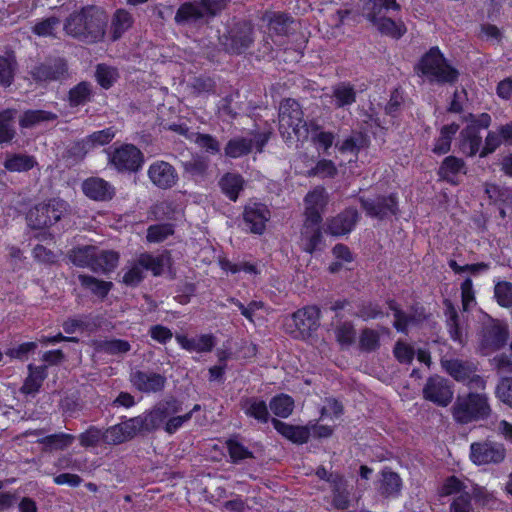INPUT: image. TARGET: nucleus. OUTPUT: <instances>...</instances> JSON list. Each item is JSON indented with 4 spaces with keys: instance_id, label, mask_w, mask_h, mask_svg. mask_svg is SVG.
I'll return each mask as SVG.
<instances>
[{
    "instance_id": "4",
    "label": "nucleus",
    "mask_w": 512,
    "mask_h": 512,
    "mask_svg": "<svg viewBox=\"0 0 512 512\" xmlns=\"http://www.w3.org/2000/svg\"><path fill=\"white\" fill-rule=\"evenodd\" d=\"M229 0H199L182 3L176 11L174 21L177 25H197L207 23L220 14Z\"/></svg>"
},
{
    "instance_id": "22",
    "label": "nucleus",
    "mask_w": 512,
    "mask_h": 512,
    "mask_svg": "<svg viewBox=\"0 0 512 512\" xmlns=\"http://www.w3.org/2000/svg\"><path fill=\"white\" fill-rule=\"evenodd\" d=\"M271 423L279 434L295 444H304L309 440L310 430L306 426L291 425L276 418H272Z\"/></svg>"
},
{
    "instance_id": "44",
    "label": "nucleus",
    "mask_w": 512,
    "mask_h": 512,
    "mask_svg": "<svg viewBox=\"0 0 512 512\" xmlns=\"http://www.w3.org/2000/svg\"><path fill=\"white\" fill-rule=\"evenodd\" d=\"M269 408L277 417L287 418L293 412L294 400L287 394H279L270 400Z\"/></svg>"
},
{
    "instance_id": "13",
    "label": "nucleus",
    "mask_w": 512,
    "mask_h": 512,
    "mask_svg": "<svg viewBox=\"0 0 512 512\" xmlns=\"http://www.w3.org/2000/svg\"><path fill=\"white\" fill-rule=\"evenodd\" d=\"M362 209L366 215L378 220H384L397 214L398 201L393 194L377 195L374 197L359 198Z\"/></svg>"
},
{
    "instance_id": "25",
    "label": "nucleus",
    "mask_w": 512,
    "mask_h": 512,
    "mask_svg": "<svg viewBox=\"0 0 512 512\" xmlns=\"http://www.w3.org/2000/svg\"><path fill=\"white\" fill-rule=\"evenodd\" d=\"M441 366L451 377L461 383L466 382L469 375L477 370L474 363L459 359H442Z\"/></svg>"
},
{
    "instance_id": "24",
    "label": "nucleus",
    "mask_w": 512,
    "mask_h": 512,
    "mask_svg": "<svg viewBox=\"0 0 512 512\" xmlns=\"http://www.w3.org/2000/svg\"><path fill=\"white\" fill-rule=\"evenodd\" d=\"M466 174V164L463 159L455 156H447L443 159L439 169L438 176L453 185H457L458 174Z\"/></svg>"
},
{
    "instance_id": "3",
    "label": "nucleus",
    "mask_w": 512,
    "mask_h": 512,
    "mask_svg": "<svg viewBox=\"0 0 512 512\" xmlns=\"http://www.w3.org/2000/svg\"><path fill=\"white\" fill-rule=\"evenodd\" d=\"M419 76H426L430 82L453 84L458 80L459 72L452 67L438 47H431L415 66Z\"/></svg>"
},
{
    "instance_id": "59",
    "label": "nucleus",
    "mask_w": 512,
    "mask_h": 512,
    "mask_svg": "<svg viewBox=\"0 0 512 512\" xmlns=\"http://www.w3.org/2000/svg\"><path fill=\"white\" fill-rule=\"evenodd\" d=\"M78 439L84 448L96 447L103 442V431L96 426H90L79 435Z\"/></svg>"
},
{
    "instance_id": "41",
    "label": "nucleus",
    "mask_w": 512,
    "mask_h": 512,
    "mask_svg": "<svg viewBox=\"0 0 512 512\" xmlns=\"http://www.w3.org/2000/svg\"><path fill=\"white\" fill-rule=\"evenodd\" d=\"M78 280L84 289L89 290L101 299H104L113 287L112 282L99 280L86 274H79Z\"/></svg>"
},
{
    "instance_id": "32",
    "label": "nucleus",
    "mask_w": 512,
    "mask_h": 512,
    "mask_svg": "<svg viewBox=\"0 0 512 512\" xmlns=\"http://www.w3.org/2000/svg\"><path fill=\"white\" fill-rule=\"evenodd\" d=\"M119 261V254L112 250H100L96 247L92 271L95 273H108L114 270Z\"/></svg>"
},
{
    "instance_id": "46",
    "label": "nucleus",
    "mask_w": 512,
    "mask_h": 512,
    "mask_svg": "<svg viewBox=\"0 0 512 512\" xmlns=\"http://www.w3.org/2000/svg\"><path fill=\"white\" fill-rule=\"evenodd\" d=\"M369 139L363 133H354L346 138L341 144H336V147L341 153H352L357 155L363 148L368 147Z\"/></svg>"
},
{
    "instance_id": "47",
    "label": "nucleus",
    "mask_w": 512,
    "mask_h": 512,
    "mask_svg": "<svg viewBox=\"0 0 512 512\" xmlns=\"http://www.w3.org/2000/svg\"><path fill=\"white\" fill-rule=\"evenodd\" d=\"M145 413L141 416L130 418L129 420L120 423L127 439H131L141 432H151L150 426Z\"/></svg>"
},
{
    "instance_id": "43",
    "label": "nucleus",
    "mask_w": 512,
    "mask_h": 512,
    "mask_svg": "<svg viewBox=\"0 0 512 512\" xmlns=\"http://www.w3.org/2000/svg\"><path fill=\"white\" fill-rule=\"evenodd\" d=\"M402 481L400 476L393 471L383 470L379 491L385 497L397 496L400 493Z\"/></svg>"
},
{
    "instance_id": "8",
    "label": "nucleus",
    "mask_w": 512,
    "mask_h": 512,
    "mask_svg": "<svg viewBox=\"0 0 512 512\" xmlns=\"http://www.w3.org/2000/svg\"><path fill=\"white\" fill-rule=\"evenodd\" d=\"M253 26L248 21L234 23L226 33L219 36V42L230 54H241L254 42Z\"/></svg>"
},
{
    "instance_id": "18",
    "label": "nucleus",
    "mask_w": 512,
    "mask_h": 512,
    "mask_svg": "<svg viewBox=\"0 0 512 512\" xmlns=\"http://www.w3.org/2000/svg\"><path fill=\"white\" fill-rule=\"evenodd\" d=\"M320 309L315 306H306L293 313L292 318L294 324L300 334L303 336H310L312 332L316 331L320 325Z\"/></svg>"
},
{
    "instance_id": "39",
    "label": "nucleus",
    "mask_w": 512,
    "mask_h": 512,
    "mask_svg": "<svg viewBox=\"0 0 512 512\" xmlns=\"http://www.w3.org/2000/svg\"><path fill=\"white\" fill-rule=\"evenodd\" d=\"M331 97L336 108H343L356 102V91L350 83L341 82L332 87Z\"/></svg>"
},
{
    "instance_id": "58",
    "label": "nucleus",
    "mask_w": 512,
    "mask_h": 512,
    "mask_svg": "<svg viewBox=\"0 0 512 512\" xmlns=\"http://www.w3.org/2000/svg\"><path fill=\"white\" fill-rule=\"evenodd\" d=\"M494 295L500 306L512 307V283L508 281L498 282L494 288Z\"/></svg>"
},
{
    "instance_id": "30",
    "label": "nucleus",
    "mask_w": 512,
    "mask_h": 512,
    "mask_svg": "<svg viewBox=\"0 0 512 512\" xmlns=\"http://www.w3.org/2000/svg\"><path fill=\"white\" fill-rule=\"evenodd\" d=\"M27 368L29 374L20 388V391L27 395L35 394L39 391L44 380L47 378V365L35 366L29 364Z\"/></svg>"
},
{
    "instance_id": "60",
    "label": "nucleus",
    "mask_w": 512,
    "mask_h": 512,
    "mask_svg": "<svg viewBox=\"0 0 512 512\" xmlns=\"http://www.w3.org/2000/svg\"><path fill=\"white\" fill-rule=\"evenodd\" d=\"M302 236L304 243V250L310 254L319 248L322 243V232L320 228L303 229Z\"/></svg>"
},
{
    "instance_id": "63",
    "label": "nucleus",
    "mask_w": 512,
    "mask_h": 512,
    "mask_svg": "<svg viewBox=\"0 0 512 512\" xmlns=\"http://www.w3.org/2000/svg\"><path fill=\"white\" fill-rule=\"evenodd\" d=\"M116 135L114 127H108L103 130L95 131L86 138L94 149L97 146H103L110 143Z\"/></svg>"
},
{
    "instance_id": "16",
    "label": "nucleus",
    "mask_w": 512,
    "mask_h": 512,
    "mask_svg": "<svg viewBox=\"0 0 512 512\" xmlns=\"http://www.w3.org/2000/svg\"><path fill=\"white\" fill-rule=\"evenodd\" d=\"M147 176L151 183L161 190H168L177 185L178 172L173 165L163 160H157L150 164Z\"/></svg>"
},
{
    "instance_id": "61",
    "label": "nucleus",
    "mask_w": 512,
    "mask_h": 512,
    "mask_svg": "<svg viewBox=\"0 0 512 512\" xmlns=\"http://www.w3.org/2000/svg\"><path fill=\"white\" fill-rule=\"evenodd\" d=\"M59 24L60 19L56 16H51L36 23L32 31L34 34L42 37L55 36L54 31Z\"/></svg>"
},
{
    "instance_id": "21",
    "label": "nucleus",
    "mask_w": 512,
    "mask_h": 512,
    "mask_svg": "<svg viewBox=\"0 0 512 512\" xmlns=\"http://www.w3.org/2000/svg\"><path fill=\"white\" fill-rule=\"evenodd\" d=\"M84 194L95 201H109L115 196V188L106 180L98 177L88 178L83 182Z\"/></svg>"
},
{
    "instance_id": "12",
    "label": "nucleus",
    "mask_w": 512,
    "mask_h": 512,
    "mask_svg": "<svg viewBox=\"0 0 512 512\" xmlns=\"http://www.w3.org/2000/svg\"><path fill=\"white\" fill-rule=\"evenodd\" d=\"M505 456L506 449L502 443L486 439L470 445V459L476 465L499 464Z\"/></svg>"
},
{
    "instance_id": "29",
    "label": "nucleus",
    "mask_w": 512,
    "mask_h": 512,
    "mask_svg": "<svg viewBox=\"0 0 512 512\" xmlns=\"http://www.w3.org/2000/svg\"><path fill=\"white\" fill-rule=\"evenodd\" d=\"M209 165V159L200 154L193 155L181 164L184 176L195 180H203L207 177Z\"/></svg>"
},
{
    "instance_id": "49",
    "label": "nucleus",
    "mask_w": 512,
    "mask_h": 512,
    "mask_svg": "<svg viewBox=\"0 0 512 512\" xmlns=\"http://www.w3.org/2000/svg\"><path fill=\"white\" fill-rule=\"evenodd\" d=\"M447 327L448 332L451 339L455 342H458L461 345H464L466 342V337L463 334V331L459 325V316L457 311L453 306H449L447 309Z\"/></svg>"
},
{
    "instance_id": "51",
    "label": "nucleus",
    "mask_w": 512,
    "mask_h": 512,
    "mask_svg": "<svg viewBox=\"0 0 512 512\" xmlns=\"http://www.w3.org/2000/svg\"><path fill=\"white\" fill-rule=\"evenodd\" d=\"M357 312L353 315L361 318L364 321L371 319L381 318L384 316V312L379 304L371 301H361L357 305Z\"/></svg>"
},
{
    "instance_id": "52",
    "label": "nucleus",
    "mask_w": 512,
    "mask_h": 512,
    "mask_svg": "<svg viewBox=\"0 0 512 512\" xmlns=\"http://www.w3.org/2000/svg\"><path fill=\"white\" fill-rule=\"evenodd\" d=\"M229 456L233 463L237 464L245 459L255 458L252 451L236 439H229L226 442Z\"/></svg>"
},
{
    "instance_id": "56",
    "label": "nucleus",
    "mask_w": 512,
    "mask_h": 512,
    "mask_svg": "<svg viewBox=\"0 0 512 512\" xmlns=\"http://www.w3.org/2000/svg\"><path fill=\"white\" fill-rule=\"evenodd\" d=\"M130 349V343L122 339L105 340L99 343V350L109 355L125 354Z\"/></svg>"
},
{
    "instance_id": "7",
    "label": "nucleus",
    "mask_w": 512,
    "mask_h": 512,
    "mask_svg": "<svg viewBox=\"0 0 512 512\" xmlns=\"http://www.w3.org/2000/svg\"><path fill=\"white\" fill-rule=\"evenodd\" d=\"M69 204L61 198H52L31 208L27 214L28 225L43 229L57 223L69 211Z\"/></svg>"
},
{
    "instance_id": "40",
    "label": "nucleus",
    "mask_w": 512,
    "mask_h": 512,
    "mask_svg": "<svg viewBox=\"0 0 512 512\" xmlns=\"http://www.w3.org/2000/svg\"><path fill=\"white\" fill-rule=\"evenodd\" d=\"M18 68V63L15 55L6 53L0 55V86L7 88L11 86L14 81L15 74Z\"/></svg>"
},
{
    "instance_id": "17",
    "label": "nucleus",
    "mask_w": 512,
    "mask_h": 512,
    "mask_svg": "<svg viewBox=\"0 0 512 512\" xmlns=\"http://www.w3.org/2000/svg\"><path fill=\"white\" fill-rule=\"evenodd\" d=\"M242 216L246 228L251 233L262 234L271 213L265 204L249 203L244 207Z\"/></svg>"
},
{
    "instance_id": "19",
    "label": "nucleus",
    "mask_w": 512,
    "mask_h": 512,
    "mask_svg": "<svg viewBox=\"0 0 512 512\" xmlns=\"http://www.w3.org/2000/svg\"><path fill=\"white\" fill-rule=\"evenodd\" d=\"M358 220L359 213L357 209L349 207L329 221L327 231L334 236L348 234L353 230Z\"/></svg>"
},
{
    "instance_id": "11",
    "label": "nucleus",
    "mask_w": 512,
    "mask_h": 512,
    "mask_svg": "<svg viewBox=\"0 0 512 512\" xmlns=\"http://www.w3.org/2000/svg\"><path fill=\"white\" fill-rule=\"evenodd\" d=\"M422 394L425 400L439 407H447L453 400V384L449 379L433 375L426 380Z\"/></svg>"
},
{
    "instance_id": "10",
    "label": "nucleus",
    "mask_w": 512,
    "mask_h": 512,
    "mask_svg": "<svg viewBox=\"0 0 512 512\" xmlns=\"http://www.w3.org/2000/svg\"><path fill=\"white\" fill-rule=\"evenodd\" d=\"M507 326L502 322L489 318L483 322L479 332V345L484 354H490L503 348L508 340Z\"/></svg>"
},
{
    "instance_id": "55",
    "label": "nucleus",
    "mask_w": 512,
    "mask_h": 512,
    "mask_svg": "<svg viewBox=\"0 0 512 512\" xmlns=\"http://www.w3.org/2000/svg\"><path fill=\"white\" fill-rule=\"evenodd\" d=\"M15 136L13 113L5 110L0 113V144L10 142Z\"/></svg>"
},
{
    "instance_id": "33",
    "label": "nucleus",
    "mask_w": 512,
    "mask_h": 512,
    "mask_svg": "<svg viewBox=\"0 0 512 512\" xmlns=\"http://www.w3.org/2000/svg\"><path fill=\"white\" fill-rule=\"evenodd\" d=\"M218 184L222 193L235 202L244 188V179L238 173L228 172L220 178Z\"/></svg>"
},
{
    "instance_id": "45",
    "label": "nucleus",
    "mask_w": 512,
    "mask_h": 512,
    "mask_svg": "<svg viewBox=\"0 0 512 512\" xmlns=\"http://www.w3.org/2000/svg\"><path fill=\"white\" fill-rule=\"evenodd\" d=\"M75 440V436L66 433H56L41 438L38 442L44 445L46 451L64 450Z\"/></svg>"
},
{
    "instance_id": "64",
    "label": "nucleus",
    "mask_w": 512,
    "mask_h": 512,
    "mask_svg": "<svg viewBox=\"0 0 512 512\" xmlns=\"http://www.w3.org/2000/svg\"><path fill=\"white\" fill-rule=\"evenodd\" d=\"M495 392L501 402L512 408V377L501 379Z\"/></svg>"
},
{
    "instance_id": "36",
    "label": "nucleus",
    "mask_w": 512,
    "mask_h": 512,
    "mask_svg": "<svg viewBox=\"0 0 512 512\" xmlns=\"http://www.w3.org/2000/svg\"><path fill=\"white\" fill-rule=\"evenodd\" d=\"M253 140L243 136L231 138L224 147V155L228 158H240L251 153Z\"/></svg>"
},
{
    "instance_id": "2",
    "label": "nucleus",
    "mask_w": 512,
    "mask_h": 512,
    "mask_svg": "<svg viewBox=\"0 0 512 512\" xmlns=\"http://www.w3.org/2000/svg\"><path fill=\"white\" fill-rule=\"evenodd\" d=\"M454 421L461 425L487 420L492 414L486 393L470 391L458 395L451 407Z\"/></svg>"
},
{
    "instance_id": "35",
    "label": "nucleus",
    "mask_w": 512,
    "mask_h": 512,
    "mask_svg": "<svg viewBox=\"0 0 512 512\" xmlns=\"http://www.w3.org/2000/svg\"><path fill=\"white\" fill-rule=\"evenodd\" d=\"M180 346L188 351L210 352L215 345V338L212 335H201L198 338H188L184 335L176 336Z\"/></svg>"
},
{
    "instance_id": "28",
    "label": "nucleus",
    "mask_w": 512,
    "mask_h": 512,
    "mask_svg": "<svg viewBox=\"0 0 512 512\" xmlns=\"http://www.w3.org/2000/svg\"><path fill=\"white\" fill-rule=\"evenodd\" d=\"M137 260L143 271H150L155 277L162 275L164 268L170 263V257L165 252L160 254L144 252L137 257Z\"/></svg>"
},
{
    "instance_id": "62",
    "label": "nucleus",
    "mask_w": 512,
    "mask_h": 512,
    "mask_svg": "<svg viewBox=\"0 0 512 512\" xmlns=\"http://www.w3.org/2000/svg\"><path fill=\"white\" fill-rule=\"evenodd\" d=\"M190 87L194 95L200 96L203 94L215 93L216 83L210 77L200 76L193 79Z\"/></svg>"
},
{
    "instance_id": "20",
    "label": "nucleus",
    "mask_w": 512,
    "mask_h": 512,
    "mask_svg": "<svg viewBox=\"0 0 512 512\" xmlns=\"http://www.w3.org/2000/svg\"><path fill=\"white\" fill-rule=\"evenodd\" d=\"M366 18L381 34L391 38L399 39L407 32L406 25L401 20L395 21L390 17L377 15L375 12L367 13Z\"/></svg>"
},
{
    "instance_id": "1",
    "label": "nucleus",
    "mask_w": 512,
    "mask_h": 512,
    "mask_svg": "<svg viewBox=\"0 0 512 512\" xmlns=\"http://www.w3.org/2000/svg\"><path fill=\"white\" fill-rule=\"evenodd\" d=\"M109 17L100 7L87 5L70 13L64 20V33L86 45L103 42Z\"/></svg>"
},
{
    "instance_id": "34",
    "label": "nucleus",
    "mask_w": 512,
    "mask_h": 512,
    "mask_svg": "<svg viewBox=\"0 0 512 512\" xmlns=\"http://www.w3.org/2000/svg\"><path fill=\"white\" fill-rule=\"evenodd\" d=\"M37 165L34 156L21 153H7L3 166L9 172H27Z\"/></svg>"
},
{
    "instance_id": "9",
    "label": "nucleus",
    "mask_w": 512,
    "mask_h": 512,
    "mask_svg": "<svg viewBox=\"0 0 512 512\" xmlns=\"http://www.w3.org/2000/svg\"><path fill=\"white\" fill-rule=\"evenodd\" d=\"M29 75L36 83L64 81L69 77L67 60L62 57H48L35 64Z\"/></svg>"
},
{
    "instance_id": "23",
    "label": "nucleus",
    "mask_w": 512,
    "mask_h": 512,
    "mask_svg": "<svg viewBox=\"0 0 512 512\" xmlns=\"http://www.w3.org/2000/svg\"><path fill=\"white\" fill-rule=\"evenodd\" d=\"M482 145V136L478 131L476 125H467L460 132V145L459 148L463 154L472 157L478 152L480 153V147Z\"/></svg>"
},
{
    "instance_id": "50",
    "label": "nucleus",
    "mask_w": 512,
    "mask_h": 512,
    "mask_svg": "<svg viewBox=\"0 0 512 512\" xmlns=\"http://www.w3.org/2000/svg\"><path fill=\"white\" fill-rule=\"evenodd\" d=\"M335 337L337 342L342 347H350L356 340V330L352 322L345 321L339 323L335 330Z\"/></svg>"
},
{
    "instance_id": "48",
    "label": "nucleus",
    "mask_w": 512,
    "mask_h": 512,
    "mask_svg": "<svg viewBox=\"0 0 512 512\" xmlns=\"http://www.w3.org/2000/svg\"><path fill=\"white\" fill-rule=\"evenodd\" d=\"M380 347V333L372 328L362 329L359 336V349L363 352H374Z\"/></svg>"
},
{
    "instance_id": "38",
    "label": "nucleus",
    "mask_w": 512,
    "mask_h": 512,
    "mask_svg": "<svg viewBox=\"0 0 512 512\" xmlns=\"http://www.w3.org/2000/svg\"><path fill=\"white\" fill-rule=\"evenodd\" d=\"M132 24L133 17L128 11L124 9L116 10L111 21V40H119L124 35V33L131 28Z\"/></svg>"
},
{
    "instance_id": "57",
    "label": "nucleus",
    "mask_w": 512,
    "mask_h": 512,
    "mask_svg": "<svg viewBox=\"0 0 512 512\" xmlns=\"http://www.w3.org/2000/svg\"><path fill=\"white\" fill-rule=\"evenodd\" d=\"M144 279L142 266L138 264L137 258L127 266V271L123 275V283L127 286L135 287Z\"/></svg>"
},
{
    "instance_id": "26",
    "label": "nucleus",
    "mask_w": 512,
    "mask_h": 512,
    "mask_svg": "<svg viewBox=\"0 0 512 512\" xmlns=\"http://www.w3.org/2000/svg\"><path fill=\"white\" fill-rule=\"evenodd\" d=\"M305 201L309 206L305 211L306 219L303 229L320 228L322 216L318 206L322 205L323 202L322 193L319 191L310 192L306 195Z\"/></svg>"
},
{
    "instance_id": "53",
    "label": "nucleus",
    "mask_w": 512,
    "mask_h": 512,
    "mask_svg": "<svg viewBox=\"0 0 512 512\" xmlns=\"http://www.w3.org/2000/svg\"><path fill=\"white\" fill-rule=\"evenodd\" d=\"M96 80L98 84L104 88L109 89L116 82L118 72L115 68L105 64H99L96 68Z\"/></svg>"
},
{
    "instance_id": "27",
    "label": "nucleus",
    "mask_w": 512,
    "mask_h": 512,
    "mask_svg": "<svg viewBox=\"0 0 512 512\" xmlns=\"http://www.w3.org/2000/svg\"><path fill=\"white\" fill-rule=\"evenodd\" d=\"M241 409L245 415L254 418L259 423H267L270 419L266 402L259 397H246L240 402Z\"/></svg>"
},
{
    "instance_id": "5",
    "label": "nucleus",
    "mask_w": 512,
    "mask_h": 512,
    "mask_svg": "<svg viewBox=\"0 0 512 512\" xmlns=\"http://www.w3.org/2000/svg\"><path fill=\"white\" fill-rule=\"evenodd\" d=\"M304 112L301 105L292 98H285L278 109L279 133L285 141L294 134L298 139L307 138V129L303 126Z\"/></svg>"
},
{
    "instance_id": "42",
    "label": "nucleus",
    "mask_w": 512,
    "mask_h": 512,
    "mask_svg": "<svg viewBox=\"0 0 512 512\" xmlns=\"http://www.w3.org/2000/svg\"><path fill=\"white\" fill-rule=\"evenodd\" d=\"M96 253V246L86 245L75 247L68 252L69 260L76 266L92 270L93 259Z\"/></svg>"
},
{
    "instance_id": "14",
    "label": "nucleus",
    "mask_w": 512,
    "mask_h": 512,
    "mask_svg": "<svg viewBox=\"0 0 512 512\" xmlns=\"http://www.w3.org/2000/svg\"><path fill=\"white\" fill-rule=\"evenodd\" d=\"M131 385L141 393H159L165 388L167 379L152 370L132 369L129 375Z\"/></svg>"
},
{
    "instance_id": "6",
    "label": "nucleus",
    "mask_w": 512,
    "mask_h": 512,
    "mask_svg": "<svg viewBox=\"0 0 512 512\" xmlns=\"http://www.w3.org/2000/svg\"><path fill=\"white\" fill-rule=\"evenodd\" d=\"M108 164L118 173L133 174L139 172L145 162L143 152L134 144L116 143L107 151Z\"/></svg>"
},
{
    "instance_id": "54",
    "label": "nucleus",
    "mask_w": 512,
    "mask_h": 512,
    "mask_svg": "<svg viewBox=\"0 0 512 512\" xmlns=\"http://www.w3.org/2000/svg\"><path fill=\"white\" fill-rule=\"evenodd\" d=\"M193 141L208 154H218L221 151L220 142L211 134L193 133Z\"/></svg>"
},
{
    "instance_id": "31",
    "label": "nucleus",
    "mask_w": 512,
    "mask_h": 512,
    "mask_svg": "<svg viewBox=\"0 0 512 512\" xmlns=\"http://www.w3.org/2000/svg\"><path fill=\"white\" fill-rule=\"evenodd\" d=\"M93 96V85L88 81H81L69 90L67 101L69 106L74 108L87 104Z\"/></svg>"
},
{
    "instance_id": "37",
    "label": "nucleus",
    "mask_w": 512,
    "mask_h": 512,
    "mask_svg": "<svg viewBox=\"0 0 512 512\" xmlns=\"http://www.w3.org/2000/svg\"><path fill=\"white\" fill-rule=\"evenodd\" d=\"M58 119V115L46 110H26L20 120L19 125L23 128H32L44 123L53 122Z\"/></svg>"
},
{
    "instance_id": "15",
    "label": "nucleus",
    "mask_w": 512,
    "mask_h": 512,
    "mask_svg": "<svg viewBox=\"0 0 512 512\" xmlns=\"http://www.w3.org/2000/svg\"><path fill=\"white\" fill-rule=\"evenodd\" d=\"M182 411V402L174 397H169L157 402L150 411L145 413L147 417L146 421L149 423L148 425L150 426L151 432L159 429L163 424H166V421H168L172 415H176Z\"/></svg>"
}]
</instances>
